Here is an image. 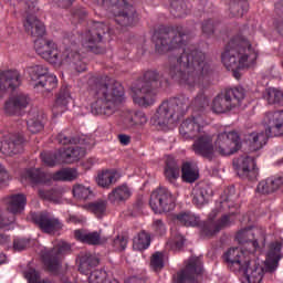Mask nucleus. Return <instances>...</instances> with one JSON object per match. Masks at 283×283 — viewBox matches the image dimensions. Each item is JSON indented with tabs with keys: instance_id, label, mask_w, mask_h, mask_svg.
<instances>
[{
	"instance_id": "obj_3",
	"label": "nucleus",
	"mask_w": 283,
	"mask_h": 283,
	"mask_svg": "<svg viewBox=\"0 0 283 283\" xmlns=\"http://www.w3.org/2000/svg\"><path fill=\"white\" fill-rule=\"evenodd\" d=\"M226 260L242 273L249 283H260L264 277V268L255 260H251V252L240 248H232L226 253Z\"/></svg>"
},
{
	"instance_id": "obj_42",
	"label": "nucleus",
	"mask_w": 283,
	"mask_h": 283,
	"mask_svg": "<svg viewBox=\"0 0 283 283\" xmlns=\"http://www.w3.org/2000/svg\"><path fill=\"white\" fill-rule=\"evenodd\" d=\"M86 209L97 216V218H101L105 213L106 205L103 201H97L86 206Z\"/></svg>"
},
{
	"instance_id": "obj_19",
	"label": "nucleus",
	"mask_w": 283,
	"mask_h": 283,
	"mask_svg": "<svg viewBox=\"0 0 283 283\" xmlns=\"http://www.w3.org/2000/svg\"><path fill=\"white\" fill-rule=\"evenodd\" d=\"M133 191L127 184L117 186L108 195V200L112 205H120V202H127L132 198Z\"/></svg>"
},
{
	"instance_id": "obj_48",
	"label": "nucleus",
	"mask_w": 283,
	"mask_h": 283,
	"mask_svg": "<svg viewBox=\"0 0 283 283\" xmlns=\"http://www.w3.org/2000/svg\"><path fill=\"white\" fill-rule=\"evenodd\" d=\"M101 275H103V272L101 271L92 272L88 277L90 283H101V281H98V277H101Z\"/></svg>"
},
{
	"instance_id": "obj_34",
	"label": "nucleus",
	"mask_w": 283,
	"mask_h": 283,
	"mask_svg": "<svg viewBox=\"0 0 283 283\" xmlns=\"http://www.w3.org/2000/svg\"><path fill=\"white\" fill-rule=\"evenodd\" d=\"M182 180L186 182H196L198 180V169L196 166L189 164V163H184L182 168Z\"/></svg>"
},
{
	"instance_id": "obj_55",
	"label": "nucleus",
	"mask_w": 283,
	"mask_h": 283,
	"mask_svg": "<svg viewBox=\"0 0 283 283\" xmlns=\"http://www.w3.org/2000/svg\"><path fill=\"white\" fill-rule=\"evenodd\" d=\"M57 140L61 145H67V143H70V139L65 137L63 134H60L57 136Z\"/></svg>"
},
{
	"instance_id": "obj_53",
	"label": "nucleus",
	"mask_w": 283,
	"mask_h": 283,
	"mask_svg": "<svg viewBox=\"0 0 283 283\" xmlns=\"http://www.w3.org/2000/svg\"><path fill=\"white\" fill-rule=\"evenodd\" d=\"M271 180H280V182H274V185H270V187H273L274 188V191H276V189H280V187H282L283 185V178L282 177H277V178H274V179H271Z\"/></svg>"
},
{
	"instance_id": "obj_2",
	"label": "nucleus",
	"mask_w": 283,
	"mask_h": 283,
	"mask_svg": "<svg viewBox=\"0 0 283 283\" xmlns=\"http://www.w3.org/2000/svg\"><path fill=\"white\" fill-rule=\"evenodd\" d=\"M259 52L255 46H251L249 41H242L240 43L230 42L221 55V61L230 70L234 78L242 76V70L247 67H253L255 61H258Z\"/></svg>"
},
{
	"instance_id": "obj_26",
	"label": "nucleus",
	"mask_w": 283,
	"mask_h": 283,
	"mask_svg": "<svg viewBox=\"0 0 283 283\" xmlns=\"http://www.w3.org/2000/svg\"><path fill=\"white\" fill-rule=\"evenodd\" d=\"M27 199L23 195H14L8 199V209L11 213H21L25 209Z\"/></svg>"
},
{
	"instance_id": "obj_28",
	"label": "nucleus",
	"mask_w": 283,
	"mask_h": 283,
	"mask_svg": "<svg viewBox=\"0 0 283 283\" xmlns=\"http://www.w3.org/2000/svg\"><path fill=\"white\" fill-rule=\"evenodd\" d=\"M38 224L44 233H54L55 231H59L61 229V222L57 221V219H52L48 217H40L38 220Z\"/></svg>"
},
{
	"instance_id": "obj_36",
	"label": "nucleus",
	"mask_w": 283,
	"mask_h": 283,
	"mask_svg": "<svg viewBox=\"0 0 283 283\" xmlns=\"http://www.w3.org/2000/svg\"><path fill=\"white\" fill-rule=\"evenodd\" d=\"M149 234L145 231L139 232L133 240V248L135 251H145L149 247Z\"/></svg>"
},
{
	"instance_id": "obj_57",
	"label": "nucleus",
	"mask_w": 283,
	"mask_h": 283,
	"mask_svg": "<svg viewBox=\"0 0 283 283\" xmlns=\"http://www.w3.org/2000/svg\"><path fill=\"white\" fill-rule=\"evenodd\" d=\"M8 178V172L6 171V168L0 165V180H6Z\"/></svg>"
},
{
	"instance_id": "obj_22",
	"label": "nucleus",
	"mask_w": 283,
	"mask_h": 283,
	"mask_svg": "<svg viewBox=\"0 0 283 283\" xmlns=\"http://www.w3.org/2000/svg\"><path fill=\"white\" fill-rule=\"evenodd\" d=\"M72 195L74 200L77 202H85V200L94 198V191H92V188L83 184H75L72 188Z\"/></svg>"
},
{
	"instance_id": "obj_4",
	"label": "nucleus",
	"mask_w": 283,
	"mask_h": 283,
	"mask_svg": "<svg viewBox=\"0 0 283 283\" xmlns=\"http://www.w3.org/2000/svg\"><path fill=\"white\" fill-rule=\"evenodd\" d=\"M35 52L39 56H42L49 63L53 65H63L70 63V61H76L78 59V53H72V51L66 50L62 54L59 52V46L52 40H45L39 38L34 42Z\"/></svg>"
},
{
	"instance_id": "obj_56",
	"label": "nucleus",
	"mask_w": 283,
	"mask_h": 283,
	"mask_svg": "<svg viewBox=\"0 0 283 283\" xmlns=\"http://www.w3.org/2000/svg\"><path fill=\"white\" fill-rule=\"evenodd\" d=\"M118 139L122 143V145H129V136H127V135H119Z\"/></svg>"
},
{
	"instance_id": "obj_5",
	"label": "nucleus",
	"mask_w": 283,
	"mask_h": 283,
	"mask_svg": "<svg viewBox=\"0 0 283 283\" xmlns=\"http://www.w3.org/2000/svg\"><path fill=\"white\" fill-rule=\"evenodd\" d=\"M244 99V88H230L224 95H218L212 103V109L216 114H224L231 112L235 107H240V103Z\"/></svg>"
},
{
	"instance_id": "obj_6",
	"label": "nucleus",
	"mask_w": 283,
	"mask_h": 283,
	"mask_svg": "<svg viewBox=\"0 0 283 283\" xmlns=\"http://www.w3.org/2000/svg\"><path fill=\"white\" fill-rule=\"evenodd\" d=\"M149 205L155 213H167L176 207L174 196L165 188H159L151 193Z\"/></svg>"
},
{
	"instance_id": "obj_39",
	"label": "nucleus",
	"mask_w": 283,
	"mask_h": 283,
	"mask_svg": "<svg viewBox=\"0 0 283 283\" xmlns=\"http://www.w3.org/2000/svg\"><path fill=\"white\" fill-rule=\"evenodd\" d=\"M207 200H209V195L205 188L193 190V205L202 207V205H206Z\"/></svg>"
},
{
	"instance_id": "obj_46",
	"label": "nucleus",
	"mask_w": 283,
	"mask_h": 283,
	"mask_svg": "<svg viewBox=\"0 0 283 283\" xmlns=\"http://www.w3.org/2000/svg\"><path fill=\"white\" fill-rule=\"evenodd\" d=\"M184 244H185V238H182V235H178L174 242L169 241L167 243V247H170L174 251H178V249H182Z\"/></svg>"
},
{
	"instance_id": "obj_12",
	"label": "nucleus",
	"mask_w": 283,
	"mask_h": 283,
	"mask_svg": "<svg viewBox=\"0 0 283 283\" xmlns=\"http://www.w3.org/2000/svg\"><path fill=\"white\" fill-rule=\"evenodd\" d=\"M132 96L134 103L140 107H149V105H154V101H156V94L147 86L133 87Z\"/></svg>"
},
{
	"instance_id": "obj_25",
	"label": "nucleus",
	"mask_w": 283,
	"mask_h": 283,
	"mask_svg": "<svg viewBox=\"0 0 283 283\" xmlns=\"http://www.w3.org/2000/svg\"><path fill=\"white\" fill-rule=\"evenodd\" d=\"M118 180V172L116 170H103L98 172L96 182L99 187L107 188Z\"/></svg>"
},
{
	"instance_id": "obj_38",
	"label": "nucleus",
	"mask_w": 283,
	"mask_h": 283,
	"mask_svg": "<svg viewBox=\"0 0 283 283\" xmlns=\"http://www.w3.org/2000/svg\"><path fill=\"white\" fill-rule=\"evenodd\" d=\"M177 220L185 227H197L199 222L198 218L189 212L180 213L177 216Z\"/></svg>"
},
{
	"instance_id": "obj_29",
	"label": "nucleus",
	"mask_w": 283,
	"mask_h": 283,
	"mask_svg": "<svg viewBox=\"0 0 283 283\" xmlns=\"http://www.w3.org/2000/svg\"><path fill=\"white\" fill-rule=\"evenodd\" d=\"M74 235L76 240H80V242H84L86 244H103L101 235L97 232L87 233L82 230H76Z\"/></svg>"
},
{
	"instance_id": "obj_62",
	"label": "nucleus",
	"mask_w": 283,
	"mask_h": 283,
	"mask_svg": "<svg viewBox=\"0 0 283 283\" xmlns=\"http://www.w3.org/2000/svg\"><path fill=\"white\" fill-rule=\"evenodd\" d=\"M123 18L129 20V18L127 15H125V14H123Z\"/></svg>"
},
{
	"instance_id": "obj_41",
	"label": "nucleus",
	"mask_w": 283,
	"mask_h": 283,
	"mask_svg": "<svg viewBox=\"0 0 283 283\" xmlns=\"http://www.w3.org/2000/svg\"><path fill=\"white\" fill-rule=\"evenodd\" d=\"M280 185V179L277 180H272V179H266L265 181H261L258 185L256 191H259V193H273V191H275L274 187H271V185Z\"/></svg>"
},
{
	"instance_id": "obj_60",
	"label": "nucleus",
	"mask_w": 283,
	"mask_h": 283,
	"mask_svg": "<svg viewBox=\"0 0 283 283\" xmlns=\"http://www.w3.org/2000/svg\"><path fill=\"white\" fill-rule=\"evenodd\" d=\"M6 262V255L0 253V264Z\"/></svg>"
},
{
	"instance_id": "obj_54",
	"label": "nucleus",
	"mask_w": 283,
	"mask_h": 283,
	"mask_svg": "<svg viewBox=\"0 0 283 283\" xmlns=\"http://www.w3.org/2000/svg\"><path fill=\"white\" fill-rule=\"evenodd\" d=\"M13 247L17 251H23L25 249L23 241H14Z\"/></svg>"
},
{
	"instance_id": "obj_1",
	"label": "nucleus",
	"mask_w": 283,
	"mask_h": 283,
	"mask_svg": "<svg viewBox=\"0 0 283 283\" xmlns=\"http://www.w3.org/2000/svg\"><path fill=\"white\" fill-rule=\"evenodd\" d=\"M242 142L238 132H223L213 137L205 134L200 135L192 145V150L198 156H202L208 160H213L217 156H231L235 151H240Z\"/></svg>"
},
{
	"instance_id": "obj_43",
	"label": "nucleus",
	"mask_w": 283,
	"mask_h": 283,
	"mask_svg": "<svg viewBox=\"0 0 283 283\" xmlns=\"http://www.w3.org/2000/svg\"><path fill=\"white\" fill-rule=\"evenodd\" d=\"M150 265L154 271H160L165 266V255L161 252H156L153 254L150 260Z\"/></svg>"
},
{
	"instance_id": "obj_11",
	"label": "nucleus",
	"mask_w": 283,
	"mask_h": 283,
	"mask_svg": "<svg viewBox=\"0 0 283 283\" xmlns=\"http://www.w3.org/2000/svg\"><path fill=\"white\" fill-rule=\"evenodd\" d=\"M181 280H188L190 283L202 282V261L199 258H193L181 272Z\"/></svg>"
},
{
	"instance_id": "obj_27",
	"label": "nucleus",
	"mask_w": 283,
	"mask_h": 283,
	"mask_svg": "<svg viewBox=\"0 0 283 283\" xmlns=\"http://www.w3.org/2000/svg\"><path fill=\"white\" fill-rule=\"evenodd\" d=\"M45 178H48V175L41 172L39 169L27 170L21 177V182L36 185L39 182H45Z\"/></svg>"
},
{
	"instance_id": "obj_15",
	"label": "nucleus",
	"mask_w": 283,
	"mask_h": 283,
	"mask_svg": "<svg viewBox=\"0 0 283 283\" xmlns=\"http://www.w3.org/2000/svg\"><path fill=\"white\" fill-rule=\"evenodd\" d=\"M28 107V96L23 94H17L9 98V101L4 104V112L8 116H14V114H19L21 109Z\"/></svg>"
},
{
	"instance_id": "obj_31",
	"label": "nucleus",
	"mask_w": 283,
	"mask_h": 283,
	"mask_svg": "<svg viewBox=\"0 0 283 283\" xmlns=\"http://www.w3.org/2000/svg\"><path fill=\"white\" fill-rule=\"evenodd\" d=\"M182 41V35L178 34L170 41V45L167 43V38L160 39L156 42V50L159 52H169V50H174V48H180V43Z\"/></svg>"
},
{
	"instance_id": "obj_24",
	"label": "nucleus",
	"mask_w": 283,
	"mask_h": 283,
	"mask_svg": "<svg viewBox=\"0 0 283 283\" xmlns=\"http://www.w3.org/2000/svg\"><path fill=\"white\" fill-rule=\"evenodd\" d=\"M179 132L184 138H193L200 132V125L193 118L186 119L181 124Z\"/></svg>"
},
{
	"instance_id": "obj_14",
	"label": "nucleus",
	"mask_w": 283,
	"mask_h": 283,
	"mask_svg": "<svg viewBox=\"0 0 283 283\" xmlns=\"http://www.w3.org/2000/svg\"><path fill=\"white\" fill-rule=\"evenodd\" d=\"M269 129L272 130V136H282L283 134V111L266 113L263 119Z\"/></svg>"
},
{
	"instance_id": "obj_20",
	"label": "nucleus",
	"mask_w": 283,
	"mask_h": 283,
	"mask_svg": "<svg viewBox=\"0 0 283 283\" xmlns=\"http://www.w3.org/2000/svg\"><path fill=\"white\" fill-rule=\"evenodd\" d=\"M282 240H279L270 245V250L265 260V269L268 271H273V269H276L277 262H280V252L282 251Z\"/></svg>"
},
{
	"instance_id": "obj_35",
	"label": "nucleus",
	"mask_w": 283,
	"mask_h": 283,
	"mask_svg": "<svg viewBox=\"0 0 283 283\" xmlns=\"http://www.w3.org/2000/svg\"><path fill=\"white\" fill-rule=\"evenodd\" d=\"M263 98L270 104V105H275V104H281L283 101V93L282 91H279L276 88H266Z\"/></svg>"
},
{
	"instance_id": "obj_30",
	"label": "nucleus",
	"mask_w": 283,
	"mask_h": 283,
	"mask_svg": "<svg viewBox=\"0 0 283 283\" xmlns=\"http://www.w3.org/2000/svg\"><path fill=\"white\" fill-rule=\"evenodd\" d=\"M231 217H223L221 219V221L218 222H211L209 224H207L203 230H202V235H205L206 238H211L212 235H216V233H218V231H220V229H223V227H227L229 224V219Z\"/></svg>"
},
{
	"instance_id": "obj_49",
	"label": "nucleus",
	"mask_w": 283,
	"mask_h": 283,
	"mask_svg": "<svg viewBox=\"0 0 283 283\" xmlns=\"http://www.w3.org/2000/svg\"><path fill=\"white\" fill-rule=\"evenodd\" d=\"M98 41H101V35H97V39L94 41L90 40L88 44H86V48L92 50V52H94L95 54H101V51H98V49L94 48V43H97Z\"/></svg>"
},
{
	"instance_id": "obj_44",
	"label": "nucleus",
	"mask_w": 283,
	"mask_h": 283,
	"mask_svg": "<svg viewBox=\"0 0 283 283\" xmlns=\"http://www.w3.org/2000/svg\"><path fill=\"white\" fill-rule=\"evenodd\" d=\"M28 129L31 132V134H39V132H42L43 129V123L38 117L35 119H29L28 123Z\"/></svg>"
},
{
	"instance_id": "obj_47",
	"label": "nucleus",
	"mask_w": 283,
	"mask_h": 283,
	"mask_svg": "<svg viewBox=\"0 0 283 283\" xmlns=\"http://www.w3.org/2000/svg\"><path fill=\"white\" fill-rule=\"evenodd\" d=\"M154 227H155L156 233H158L159 235H163V233H165V224H163L161 220H156L154 222Z\"/></svg>"
},
{
	"instance_id": "obj_50",
	"label": "nucleus",
	"mask_w": 283,
	"mask_h": 283,
	"mask_svg": "<svg viewBox=\"0 0 283 283\" xmlns=\"http://www.w3.org/2000/svg\"><path fill=\"white\" fill-rule=\"evenodd\" d=\"M67 222H71L72 224H78L81 222H85V218L83 217H76V216H71L69 219H67Z\"/></svg>"
},
{
	"instance_id": "obj_17",
	"label": "nucleus",
	"mask_w": 283,
	"mask_h": 283,
	"mask_svg": "<svg viewBox=\"0 0 283 283\" xmlns=\"http://www.w3.org/2000/svg\"><path fill=\"white\" fill-rule=\"evenodd\" d=\"M269 136L273 135V132L269 128L265 132H254L247 137V143L252 149V151H258V149H262L264 145H266V140H269Z\"/></svg>"
},
{
	"instance_id": "obj_40",
	"label": "nucleus",
	"mask_w": 283,
	"mask_h": 283,
	"mask_svg": "<svg viewBox=\"0 0 283 283\" xmlns=\"http://www.w3.org/2000/svg\"><path fill=\"white\" fill-rule=\"evenodd\" d=\"M165 176L170 182L172 180H176L180 176V168H178V164L172 161V163H167L166 169H165Z\"/></svg>"
},
{
	"instance_id": "obj_51",
	"label": "nucleus",
	"mask_w": 283,
	"mask_h": 283,
	"mask_svg": "<svg viewBox=\"0 0 283 283\" xmlns=\"http://www.w3.org/2000/svg\"><path fill=\"white\" fill-rule=\"evenodd\" d=\"M135 120H137V125H145L147 123V116L145 114H137Z\"/></svg>"
},
{
	"instance_id": "obj_37",
	"label": "nucleus",
	"mask_w": 283,
	"mask_h": 283,
	"mask_svg": "<svg viewBox=\"0 0 283 283\" xmlns=\"http://www.w3.org/2000/svg\"><path fill=\"white\" fill-rule=\"evenodd\" d=\"M70 101H72L70 93L61 94L53 106V114H63L70 104Z\"/></svg>"
},
{
	"instance_id": "obj_59",
	"label": "nucleus",
	"mask_w": 283,
	"mask_h": 283,
	"mask_svg": "<svg viewBox=\"0 0 283 283\" xmlns=\"http://www.w3.org/2000/svg\"><path fill=\"white\" fill-rule=\"evenodd\" d=\"M85 264H92V256H90L86 262L81 264L80 271H81V269H83L85 266Z\"/></svg>"
},
{
	"instance_id": "obj_9",
	"label": "nucleus",
	"mask_w": 283,
	"mask_h": 283,
	"mask_svg": "<svg viewBox=\"0 0 283 283\" xmlns=\"http://www.w3.org/2000/svg\"><path fill=\"white\" fill-rule=\"evenodd\" d=\"M233 167L239 178H247L253 180L258 176V169H255V159L251 156L243 155L233 160Z\"/></svg>"
},
{
	"instance_id": "obj_33",
	"label": "nucleus",
	"mask_w": 283,
	"mask_h": 283,
	"mask_svg": "<svg viewBox=\"0 0 283 283\" xmlns=\"http://www.w3.org/2000/svg\"><path fill=\"white\" fill-rule=\"evenodd\" d=\"M12 140V135H8L2 142H1V146H0V151H2V154H4L6 156H12V154H19V147H21V145H19V143L17 142H10Z\"/></svg>"
},
{
	"instance_id": "obj_18",
	"label": "nucleus",
	"mask_w": 283,
	"mask_h": 283,
	"mask_svg": "<svg viewBox=\"0 0 283 283\" xmlns=\"http://www.w3.org/2000/svg\"><path fill=\"white\" fill-rule=\"evenodd\" d=\"M65 251H70V244L60 242L59 247L46 254L49 259H44V264L49 271H56L59 269V255L65 253Z\"/></svg>"
},
{
	"instance_id": "obj_58",
	"label": "nucleus",
	"mask_w": 283,
	"mask_h": 283,
	"mask_svg": "<svg viewBox=\"0 0 283 283\" xmlns=\"http://www.w3.org/2000/svg\"><path fill=\"white\" fill-rule=\"evenodd\" d=\"M103 114L105 116H112L114 114V108H112L111 106H106V108H104Z\"/></svg>"
},
{
	"instance_id": "obj_13",
	"label": "nucleus",
	"mask_w": 283,
	"mask_h": 283,
	"mask_svg": "<svg viewBox=\"0 0 283 283\" xmlns=\"http://www.w3.org/2000/svg\"><path fill=\"white\" fill-rule=\"evenodd\" d=\"M21 85V80L19 78V72L17 71H0V96H3V93L8 88L14 90Z\"/></svg>"
},
{
	"instance_id": "obj_21",
	"label": "nucleus",
	"mask_w": 283,
	"mask_h": 283,
	"mask_svg": "<svg viewBox=\"0 0 283 283\" xmlns=\"http://www.w3.org/2000/svg\"><path fill=\"white\" fill-rule=\"evenodd\" d=\"M187 61L188 67H193L196 72H205L207 64L205 63V55L202 52L195 51L190 55H186L185 53L181 55L180 61Z\"/></svg>"
},
{
	"instance_id": "obj_8",
	"label": "nucleus",
	"mask_w": 283,
	"mask_h": 283,
	"mask_svg": "<svg viewBox=\"0 0 283 283\" xmlns=\"http://www.w3.org/2000/svg\"><path fill=\"white\" fill-rule=\"evenodd\" d=\"M83 156H85L84 148L78 146H70L67 149H64L62 153H59V155L54 157L55 161L52 159V156L45 155H42V160L45 163V165H49V167H53V165H56V163H76L77 160H81Z\"/></svg>"
},
{
	"instance_id": "obj_7",
	"label": "nucleus",
	"mask_w": 283,
	"mask_h": 283,
	"mask_svg": "<svg viewBox=\"0 0 283 283\" xmlns=\"http://www.w3.org/2000/svg\"><path fill=\"white\" fill-rule=\"evenodd\" d=\"M125 91L123 90V85L114 80H106L103 84L99 85L97 91V96L102 98V101H106L107 103H123V95Z\"/></svg>"
},
{
	"instance_id": "obj_32",
	"label": "nucleus",
	"mask_w": 283,
	"mask_h": 283,
	"mask_svg": "<svg viewBox=\"0 0 283 283\" xmlns=\"http://www.w3.org/2000/svg\"><path fill=\"white\" fill-rule=\"evenodd\" d=\"M52 178L54 180L72 182V180H76V178H78V171L74 168H63L60 171L53 174Z\"/></svg>"
},
{
	"instance_id": "obj_52",
	"label": "nucleus",
	"mask_w": 283,
	"mask_h": 283,
	"mask_svg": "<svg viewBox=\"0 0 283 283\" xmlns=\"http://www.w3.org/2000/svg\"><path fill=\"white\" fill-rule=\"evenodd\" d=\"M158 114L160 115L161 118V120H158V125H160V123H167L168 115L167 113H165V109L163 107L159 108Z\"/></svg>"
},
{
	"instance_id": "obj_16",
	"label": "nucleus",
	"mask_w": 283,
	"mask_h": 283,
	"mask_svg": "<svg viewBox=\"0 0 283 283\" xmlns=\"http://www.w3.org/2000/svg\"><path fill=\"white\" fill-rule=\"evenodd\" d=\"M239 242H251L253 249H258L259 242H264V231L258 228L243 230L237 234Z\"/></svg>"
},
{
	"instance_id": "obj_45",
	"label": "nucleus",
	"mask_w": 283,
	"mask_h": 283,
	"mask_svg": "<svg viewBox=\"0 0 283 283\" xmlns=\"http://www.w3.org/2000/svg\"><path fill=\"white\" fill-rule=\"evenodd\" d=\"M113 247L116 251H125L127 248V239H125V237H118L114 240Z\"/></svg>"
},
{
	"instance_id": "obj_23",
	"label": "nucleus",
	"mask_w": 283,
	"mask_h": 283,
	"mask_svg": "<svg viewBox=\"0 0 283 283\" xmlns=\"http://www.w3.org/2000/svg\"><path fill=\"white\" fill-rule=\"evenodd\" d=\"M24 28L27 32H30L33 36H43V34H45V24L33 15L27 19Z\"/></svg>"
},
{
	"instance_id": "obj_63",
	"label": "nucleus",
	"mask_w": 283,
	"mask_h": 283,
	"mask_svg": "<svg viewBox=\"0 0 283 283\" xmlns=\"http://www.w3.org/2000/svg\"><path fill=\"white\" fill-rule=\"evenodd\" d=\"M94 264H98V261H97V260H94Z\"/></svg>"
},
{
	"instance_id": "obj_10",
	"label": "nucleus",
	"mask_w": 283,
	"mask_h": 283,
	"mask_svg": "<svg viewBox=\"0 0 283 283\" xmlns=\"http://www.w3.org/2000/svg\"><path fill=\"white\" fill-rule=\"evenodd\" d=\"M30 74L32 81H39L35 83V87H39V85L45 87L48 85L49 90H54V87H56V83H59L55 75H48V70L43 66H34L31 69Z\"/></svg>"
},
{
	"instance_id": "obj_61",
	"label": "nucleus",
	"mask_w": 283,
	"mask_h": 283,
	"mask_svg": "<svg viewBox=\"0 0 283 283\" xmlns=\"http://www.w3.org/2000/svg\"><path fill=\"white\" fill-rule=\"evenodd\" d=\"M77 71H80V72H85V65H83L82 69H77Z\"/></svg>"
}]
</instances>
